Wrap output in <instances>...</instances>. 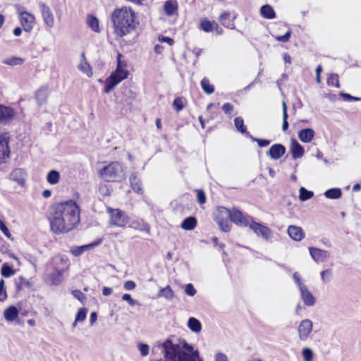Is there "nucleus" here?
I'll use <instances>...</instances> for the list:
<instances>
[{"label": "nucleus", "instance_id": "f257e3e1", "mask_svg": "<svg viewBox=\"0 0 361 361\" xmlns=\"http://www.w3.org/2000/svg\"><path fill=\"white\" fill-rule=\"evenodd\" d=\"M48 219L54 233L70 232L80 222V207L73 200L56 203L49 209Z\"/></svg>", "mask_w": 361, "mask_h": 361}, {"label": "nucleus", "instance_id": "f03ea898", "mask_svg": "<svg viewBox=\"0 0 361 361\" xmlns=\"http://www.w3.org/2000/svg\"><path fill=\"white\" fill-rule=\"evenodd\" d=\"M163 357L150 359L149 361H203L197 350L186 342L182 345L174 344L170 340L161 345Z\"/></svg>", "mask_w": 361, "mask_h": 361}, {"label": "nucleus", "instance_id": "7ed1b4c3", "mask_svg": "<svg viewBox=\"0 0 361 361\" xmlns=\"http://www.w3.org/2000/svg\"><path fill=\"white\" fill-rule=\"evenodd\" d=\"M135 17L130 7L116 8L110 16L116 36L123 37L130 33L135 28Z\"/></svg>", "mask_w": 361, "mask_h": 361}, {"label": "nucleus", "instance_id": "20e7f679", "mask_svg": "<svg viewBox=\"0 0 361 361\" xmlns=\"http://www.w3.org/2000/svg\"><path fill=\"white\" fill-rule=\"evenodd\" d=\"M118 161H112L98 171L99 176L107 182H120L126 178V170Z\"/></svg>", "mask_w": 361, "mask_h": 361}, {"label": "nucleus", "instance_id": "39448f33", "mask_svg": "<svg viewBox=\"0 0 361 361\" xmlns=\"http://www.w3.org/2000/svg\"><path fill=\"white\" fill-rule=\"evenodd\" d=\"M293 279L300 290V298L304 304L307 306H313L316 302V298L308 289L307 286L302 281L301 277L298 272H295Z\"/></svg>", "mask_w": 361, "mask_h": 361}, {"label": "nucleus", "instance_id": "423d86ee", "mask_svg": "<svg viewBox=\"0 0 361 361\" xmlns=\"http://www.w3.org/2000/svg\"><path fill=\"white\" fill-rule=\"evenodd\" d=\"M54 264V271L50 274V279L53 284L57 285L62 280V275L67 266V259L63 257H55L53 259Z\"/></svg>", "mask_w": 361, "mask_h": 361}, {"label": "nucleus", "instance_id": "0eeeda50", "mask_svg": "<svg viewBox=\"0 0 361 361\" xmlns=\"http://www.w3.org/2000/svg\"><path fill=\"white\" fill-rule=\"evenodd\" d=\"M231 216V210L224 207L217 208L215 214V221L220 229L224 232H228L231 229L228 219Z\"/></svg>", "mask_w": 361, "mask_h": 361}, {"label": "nucleus", "instance_id": "6e6552de", "mask_svg": "<svg viewBox=\"0 0 361 361\" xmlns=\"http://www.w3.org/2000/svg\"><path fill=\"white\" fill-rule=\"evenodd\" d=\"M247 226L259 237L267 240L271 238V230L269 227L255 221L252 219Z\"/></svg>", "mask_w": 361, "mask_h": 361}, {"label": "nucleus", "instance_id": "1a4fd4ad", "mask_svg": "<svg viewBox=\"0 0 361 361\" xmlns=\"http://www.w3.org/2000/svg\"><path fill=\"white\" fill-rule=\"evenodd\" d=\"M252 219V217L247 214H243L238 209L233 208L231 210L230 219L236 225L246 227L248 226Z\"/></svg>", "mask_w": 361, "mask_h": 361}, {"label": "nucleus", "instance_id": "9d476101", "mask_svg": "<svg viewBox=\"0 0 361 361\" xmlns=\"http://www.w3.org/2000/svg\"><path fill=\"white\" fill-rule=\"evenodd\" d=\"M9 140L10 137L8 133L0 132V164L4 163L9 157Z\"/></svg>", "mask_w": 361, "mask_h": 361}, {"label": "nucleus", "instance_id": "9b49d317", "mask_svg": "<svg viewBox=\"0 0 361 361\" xmlns=\"http://www.w3.org/2000/svg\"><path fill=\"white\" fill-rule=\"evenodd\" d=\"M110 223L118 227H124L128 222L125 214L118 209H110Z\"/></svg>", "mask_w": 361, "mask_h": 361}, {"label": "nucleus", "instance_id": "f8f14e48", "mask_svg": "<svg viewBox=\"0 0 361 361\" xmlns=\"http://www.w3.org/2000/svg\"><path fill=\"white\" fill-rule=\"evenodd\" d=\"M18 18L24 31L30 32L32 30L35 22L34 15L27 11H19Z\"/></svg>", "mask_w": 361, "mask_h": 361}, {"label": "nucleus", "instance_id": "ddd939ff", "mask_svg": "<svg viewBox=\"0 0 361 361\" xmlns=\"http://www.w3.org/2000/svg\"><path fill=\"white\" fill-rule=\"evenodd\" d=\"M313 324L310 319L302 320L298 325V332L300 340L306 341L312 331Z\"/></svg>", "mask_w": 361, "mask_h": 361}, {"label": "nucleus", "instance_id": "4468645a", "mask_svg": "<svg viewBox=\"0 0 361 361\" xmlns=\"http://www.w3.org/2000/svg\"><path fill=\"white\" fill-rule=\"evenodd\" d=\"M39 6L44 23L49 27H52L54 25V17L50 8L44 3H39Z\"/></svg>", "mask_w": 361, "mask_h": 361}, {"label": "nucleus", "instance_id": "2eb2a0df", "mask_svg": "<svg viewBox=\"0 0 361 361\" xmlns=\"http://www.w3.org/2000/svg\"><path fill=\"white\" fill-rule=\"evenodd\" d=\"M309 251L312 258L317 263L326 262L330 257L329 252L324 250L310 247Z\"/></svg>", "mask_w": 361, "mask_h": 361}, {"label": "nucleus", "instance_id": "dca6fc26", "mask_svg": "<svg viewBox=\"0 0 361 361\" xmlns=\"http://www.w3.org/2000/svg\"><path fill=\"white\" fill-rule=\"evenodd\" d=\"M286 151V147L282 144H274L267 152V155L272 159L277 160L283 156Z\"/></svg>", "mask_w": 361, "mask_h": 361}, {"label": "nucleus", "instance_id": "f3484780", "mask_svg": "<svg viewBox=\"0 0 361 361\" xmlns=\"http://www.w3.org/2000/svg\"><path fill=\"white\" fill-rule=\"evenodd\" d=\"M121 57V54H118L117 56V68L114 73L111 75L112 79L116 80L118 82H121L123 80L126 79L128 77V73L127 71L124 70L121 66V63L120 58Z\"/></svg>", "mask_w": 361, "mask_h": 361}, {"label": "nucleus", "instance_id": "a211bd4d", "mask_svg": "<svg viewBox=\"0 0 361 361\" xmlns=\"http://www.w3.org/2000/svg\"><path fill=\"white\" fill-rule=\"evenodd\" d=\"M230 17L231 13L228 11H224L219 16V20L224 27L229 29H235V25L234 20L235 19L236 16H233L231 20H230Z\"/></svg>", "mask_w": 361, "mask_h": 361}, {"label": "nucleus", "instance_id": "6ab92c4d", "mask_svg": "<svg viewBox=\"0 0 361 361\" xmlns=\"http://www.w3.org/2000/svg\"><path fill=\"white\" fill-rule=\"evenodd\" d=\"M287 232L289 236L295 241L302 240L305 236L302 229L296 226H289Z\"/></svg>", "mask_w": 361, "mask_h": 361}, {"label": "nucleus", "instance_id": "aec40b11", "mask_svg": "<svg viewBox=\"0 0 361 361\" xmlns=\"http://www.w3.org/2000/svg\"><path fill=\"white\" fill-rule=\"evenodd\" d=\"M14 111L10 107L0 105V123H7L13 119Z\"/></svg>", "mask_w": 361, "mask_h": 361}, {"label": "nucleus", "instance_id": "412c9836", "mask_svg": "<svg viewBox=\"0 0 361 361\" xmlns=\"http://www.w3.org/2000/svg\"><path fill=\"white\" fill-rule=\"evenodd\" d=\"M298 136L301 142L308 143L314 138V131L312 128H305L298 132Z\"/></svg>", "mask_w": 361, "mask_h": 361}, {"label": "nucleus", "instance_id": "4be33fe9", "mask_svg": "<svg viewBox=\"0 0 361 361\" xmlns=\"http://www.w3.org/2000/svg\"><path fill=\"white\" fill-rule=\"evenodd\" d=\"M10 178L23 185L25 182V172L22 169H16L11 173Z\"/></svg>", "mask_w": 361, "mask_h": 361}, {"label": "nucleus", "instance_id": "5701e85b", "mask_svg": "<svg viewBox=\"0 0 361 361\" xmlns=\"http://www.w3.org/2000/svg\"><path fill=\"white\" fill-rule=\"evenodd\" d=\"M290 152L294 159L302 157L305 153L303 147L295 140L291 141Z\"/></svg>", "mask_w": 361, "mask_h": 361}, {"label": "nucleus", "instance_id": "b1692460", "mask_svg": "<svg viewBox=\"0 0 361 361\" xmlns=\"http://www.w3.org/2000/svg\"><path fill=\"white\" fill-rule=\"evenodd\" d=\"M102 241V239H98L95 242L92 243L90 244L73 248L71 250V252L74 256L78 257V256L82 255L85 251L87 250L88 249L92 248L94 247L99 245V244H101Z\"/></svg>", "mask_w": 361, "mask_h": 361}, {"label": "nucleus", "instance_id": "393cba45", "mask_svg": "<svg viewBox=\"0 0 361 361\" xmlns=\"http://www.w3.org/2000/svg\"><path fill=\"white\" fill-rule=\"evenodd\" d=\"M130 186L132 189L139 194L143 193V189L142 188V183L140 180L137 177L135 173H132L129 178Z\"/></svg>", "mask_w": 361, "mask_h": 361}, {"label": "nucleus", "instance_id": "a878e982", "mask_svg": "<svg viewBox=\"0 0 361 361\" xmlns=\"http://www.w3.org/2000/svg\"><path fill=\"white\" fill-rule=\"evenodd\" d=\"M49 95V89L47 87H42L39 88L35 94V99L39 105H42L45 103Z\"/></svg>", "mask_w": 361, "mask_h": 361}, {"label": "nucleus", "instance_id": "bb28decb", "mask_svg": "<svg viewBox=\"0 0 361 361\" xmlns=\"http://www.w3.org/2000/svg\"><path fill=\"white\" fill-rule=\"evenodd\" d=\"M18 310L15 306H10L4 312V318L8 322H13L18 317Z\"/></svg>", "mask_w": 361, "mask_h": 361}, {"label": "nucleus", "instance_id": "cd10ccee", "mask_svg": "<svg viewBox=\"0 0 361 361\" xmlns=\"http://www.w3.org/2000/svg\"><path fill=\"white\" fill-rule=\"evenodd\" d=\"M197 219L194 216H189L185 218L181 223V228L185 231H190L194 229L197 226Z\"/></svg>", "mask_w": 361, "mask_h": 361}, {"label": "nucleus", "instance_id": "c85d7f7f", "mask_svg": "<svg viewBox=\"0 0 361 361\" xmlns=\"http://www.w3.org/2000/svg\"><path fill=\"white\" fill-rule=\"evenodd\" d=\"M164 8L168 16H173L178 9V4L176 1L169 0L165 2Z\"/></svg>", "mask_w": 361, "mask_h": 361}, {"label": "nucleus", "instance_id": "c756f323", "mask_svg": "<svg viewBox=\"0 0 361 361\" xmlns=\"http://www.w3.org/2000/svg\"><path fill=\"white\" fill-rule=\"evenodd\" d=\"M215 24V21H210L207 18H204L201 20L200 23L199 28L204 32H210L214 31V27Z\"/></svg>", "mask_w": 361, "mask_h": 361}, {"label": "nucleus", "instance_id": "7c9ffc66", "mask_svg": "<svg viewBox=\"0 0 361 361\" xmlns=\"http://www.w3.org/2000/svg\"><path fill=\"white\" fill-rule=\"evenodd\" d=\"M262 16L267 19H273L275 18L276 13L273 8L268 4L264 5L260 8Z\"/></svg>", "mask_w": 361, "mask_h": 361}, {"label": "nucleus", "instance_id": "2f4dec72", "mask_svg": "<svg viewBox=\"0 0 361 361\" xmlns=\"http://www.w3.org/2000/svg\"><path fill=\"white\" fill-rule=\"evenodd\" d=\"M234 125L238 132L249 137L250 133L247 131L246 127L244 125V121L241 117H236L234 119Z\"/></svg>", "mask_w": 361, "mask_h": 361}, {"label": "nucleus", "instance_id": "473e14b6", "mask_svg": "<svg viewBox=\"0 0 361 361\" xmlns=\"http://www.w3.org/2000/svg\"><path fill=\"white\" fill-rule=\"evenodd\" d=\"M81 62L78 66V68L82 73L87 74L88 76H91L92 73L91 71V67L89 63L86 61L85 53H82L81 54Z\"/></svg>", "mask_w": 361, "mask_h": 361}, {"label": "nucleus", "instance_id": "72a5a7b5", "mask_svg": "<svg viewBox=\"0 0 361 361\" xmlns=\"http://www.w3.org/2000/svg\"><path fill=\"white\" fill-rule=\"evenodd\" d=\"M188 328L195 333H198L202 329V325L199 320L195 317H190L188 322Z\"/></svg>", "mask_w": 361, "mask_h": 361}, {"label": "nucleus", "instance_id": "f704fd0d", "mask_svg": "<svg viewBox=\"0 0 361 361\" xmlns=\"http://www.w3.org/2000/svg\"><path fill=\"white\" fill-rule=\"evenodd\" d=\"M159 297H164L166 300H171L174 297V293L170 286L162 288L159 290L158 293Z\"/></svg>", "mask_w": 361, "mask_h": 361}, {"label": "nucleus", "instance_id": "c9c22d12", "mask_svg": "<svg viewBox=\"0 0 361 361\" xmlns=\"http://www.w3.org/2000/svg\"><path fill=\"white\" fill-rule=\"evenodd\" d=\"M61 176L59 171L56 170L50 171L47 176V180L51 185H56L59 182Z\"/></svg>", "mask_w": 361, "mask_h": 361}, {"label": "nucleus", "instance_id": "e433bc0d", "mask_svg": "<svg viewBox=\"0 0 361 361\" xmlns=\"http://www.w3.org/2000/svg\"><path fill=\"white\" fill-rule=\"evenodd\" d=\"M324 195L329 199H338L342 195V191L340 188H331L324 192Z\"/></svg>", "mask_w": 361, "mask_h": 361}, {"label": "nucleus", "instance_id": "4c0bfd02", "mask_svg": "<svg viewBox=\"0 0 361 361\" xmlns=\"http://www.w3.org/2000/svg\"><path fill=\"white\" fill-rule=\"evenodd\" d=\"M87 22L89 27L93 31H94L96 32H99V20L96 17H94L93 16H89L87 18Z\"/></svg>", "mask_w": 361, "mask_h": 361}, {"label": "nucleus", "instance_id": "58836bf2", "mask_svg": "<svg viewBox=\"0 0 361 361\" xmlns=\"http://www.w3.org/2000/svg\"><path fill=\"white\" fill-rule=\"evenodd\" d=\"M299 193H300L299 194V199L301 201L308 200L311 199L313 197V195H314V193H313L312 191L307 190L304 187H301L300 188Z\"/></svg>", "mask_w": 361, "mask_h": 361}, {"label": "nucleus", "instance_id": "ea45409f", "mask_svg": "<svg viewBox=\"0 0 361 361\" xmlns=\"http://www.w3.org/2000/svg\"><path fill=\"white\" fill-rule=\"evenodd\" d=\"M201 86L205 93L210 94L214 92V87L210 84L209 79L204 78L201 81Z\"/></svg>", "mask_w": 361, "mask_h": 361}, {"label": "nucleus", "instance_id": "a19ab883", "mask_svg": "<svg viewBox=\"0 0 361 361\" xmlns=\"http://www.w3.org/2000/svg\"><path fill=\"white\" fill-rule=\"evenodd\" d=\"M23 61L24 60L20 57L12 56L10 58L5 59L3 61V63L14 66L21 65L23 63Z\"/></svg>", "mask_w": 361, "mask_h": 361}, {"label": "nucleus", "instance_id": "79ce46f5", "mask_svg": "<svg viewBox=\"0 0 361 361\" xmlns=\"http://www.w3.org/2000/svg\"><path fill=\"white\" fill-rule=\"evenodd\" d=\"M1 274L4 277L8 278L15 274V271L7 263H4L1 267Z\"/></svg>", "mask_w": 361, "mask_h": 361}, {"label": "nucleus", "instance_id": "37998d69", "mask_svg": "<svg viewBox=\"0 0 361 361\" xmlns=\"http://www.w3.org/2000/svg\"><path fill=\"white\" fill-rule=\"evenodd\" d=\"M118 84V81H116L114 79H112V78L110 76L109 78L106 80V84L104 87V92L106 93H109L111 92L117 85Z\"/></svg>", "mask_w": 361, "mask_h": 361}, {"label": "nucleus", "instance_id": "c03bdc74", "mask_svg": "<svg viewBox=\"0 0 361 361\" xmlns=\"http://www.w3.org/2000/svg\"><path fill=\"white\" fill-rule=\"evenodd\" d=\"M172 105H173V109L176 111L179 112L184 109L185 101H184L183 98H182V97H176L173 100Z\"/></svg>", "mask_w": 361, "mask_h": 361}, {"label": "nucleus", "instance_id": "a18cd8bd", "mask_svg": "<svg viewBox=\"0 0 361 361\" xmlns=\"http://www.w3.org/2000/svg\"><path fill=\"white\" fill-rule=\"evenodd\" d=\"M282 107H283V125H282V129H283V131H285L288 128L287 106H286V104L285 102H283Z\"/></svg>", "mask_w": 361, "mask_h": 361}, {"label": "nucleus", "instance_id": "49530a36", "mask_svg": "<svg viewBox=\"0 0 361 361\" xmlns=\"http://www.w3.org/2000/svg\"><path fill=\"white\" fill-rule=\"evenodd\" d=\"M87 314V309L80 308L75 316V322H82L85 320Z\"/></svg>", "mask_w": 361, "mask_h": 361}, {"label": "nucleus", "instance_id": "de8ad7c7", "mask_svg": "<svg viewBox=\"0 0 361 361\" xmlns=\"http://www.w3.org/2000/svg\"><path fill=\"white\" fill-rule=\"evenodd\" d=\"M249 138L252 141L257 142L259 147H267L271 142V141L269 140L257 138V137L252 136L251 135H249Z\"/></svg>", "mask_w": 361, "mask_h": 361}, {"label": "nucleus", "instance_id": "09e8293b", "mask_svg": "<svg viewBox=\"0 0 361 361\" xmlns=\"http://www.w3.org/2000/svg\"><path fill=\"white\" fill-rule=\"evenodd\" d=\"M327 83L329 85L335 86L336 87H340L338 75L336 74H331L327 79Z\"/></svg>", "mask_w": 361, "mask_h": 361}, {"label": "nucleus", "instance_id": "8fccbe9b", "mask_svg": "<svg viewBox=\"0 0 361 361\" xmlns=\"http://www.w3.org/2000/svg\"><path fill=\"white\" fill-rule=\"evenodd\" d=\"M302 355L305 361H312L313 352L310 348H303L302 350Z\"/></svg>", "mask_w": 361, "mask_h": 361}, {"label": "nucleus", "instance_id": "3c124183", "mask_svg": "<svg viewBox=\"0 0 361 361\" xmlns=\"http://www.w3.org/2000/svg\"><path fill=\"white\" fill-rule=\"evenodd\" d=\"M321 279L324 282H329L332 276L331 269H326L320 273Z\"/></svg>", "mask_w": 361, "mask_h": 361}, {"label": "nucleus", "instance_id": "603ef678", "mask_svg": "<svg viewBox=\"0 0 361 361\" xmlns=\"http://www.w3.org/2000/svg\"><path fill=\"white\" fill-rule=\"evenodd\" d=\"M122 300L126 301L131 306L140 305V303L137 300L133 299L131 295L128 293L123 294Z\"/></svg>", "mask_w": 361, "mask_h": 361}, {"label": "nucleus", "instance_id": "864d4df0", "mask_svg": "<svg viewBox=\"0 0 361 361\" xmlns=\"http://www.w3.org/2000/svg\"><path fill=\"white\" fill-rule=\"evenodd\" d=\"M73 295L77 298L81 302H84L86 300L85 294L80 290H74L72 291Z\"/></svg>", "mask_w": 361, "mask_h": 361}, {"label": "nucleus", "instance_id": "5fc2aeb1", "mask_svg": "<svg viewBox=\"0 0 361 361\" xmlns=\"http://www.w3.org/2000/svg\"><path fill=\"white\" fill-rule=\"evenodd\" d=\"M98 191L103 196L110 195V193H111L110 190H109L108 185H106V184H101V185H99V188H98Z\"/></svg>", "mask_w": 361, "mask_h": 361}, {"label": "nucleus", "instance_id": "6e6d98bb", "mask_svg": "<svg viewBox=\"0 0 361 361\" xmlns=\"http://www.w3.org/2000/svg\"><path fill=\"white\" fill-rule=\"evenodd\" d=\"M138 348L142 356L145 357L149 354V347L147 344L140 343Z\"/></svg>", "mask_w": 361, "mask_h": 361}, {"label": "nucleus", "instance_id": "4d7b16f0", "mask_svg": "<svg viewBox=\"0 0 361 361\" xmlns=\"http://www.w3.org/2000/svg\"><path fill=\"white\" fill-rule=\"evenodd\" d=\"M185 292L189 296H194L196 294L197 290L192 283H188L185 286Z\"/></svg>", "mask_w": 361, "mask_h": 361}, {"label": "nucleus", "instance_id": "13d9d810", "mask_svg": "<svg viewBox=\"0 0 361 361\" xmlns=\"http://www.w3.org/2000/svg\"><path fill=\"white\" fill-rule=\"evenodd\" d=\"M0 230L2 231V233L8 238H11V233H10L8 228L4 224V222L0 219Z\"/></svg>", "mask_w": 361, "mask_h": 361}, {"label": "nucleus", "instance_id": "bf43d9fd", "mask_svg": "<svg viewBox=\"0 0 361 361\" xmlns=\"http://www.w3.org/2000/svg\"><path fill=\"white\" fill-rule=\"evenodd\" d=\"M291 36V30H288L285 35L281 36H276L275 38L276 40L282 42H286L290 39V37Z\"/></svg>", "mask_w": 361, "mask_h": 361}, {"label": "nucleus", "instance_id": "052dcab7", "mask_svg": "<svg viewBox=\"0 0 361 361\" xmlns=\"http://www.w3.org/2000/svg\"><path fill=\"white\" fill-rule=\"evenodd\" d=\"M340 96L342 97V98L345 101L350 102V101H360L361 100V98L352 96L348 93L341 92Z\"/></svg>", "mask_w": 361, "mask_h": 361}, {"label": "nucleus", "instance_id": "680f3d73", "mask_svg": "<svg viewBox=\"0 0 361 361\" xmlns=\"http://www.w3.org/2000/svg\"><path fill=\"white\" fill-rule=\"evenodd\" d=\"M6 298V293L4 289V280H0V301H3Z\"/></svg>", "mask_w": 361, "mask_h": 361}, {"label": "nucleus", "instance_id": "e2e57ef3", "mask_svg": "<svg viewBox=\"0 0 361 361\" xmlns=\"http://www.w3.org/2000/svg\"><path fill=\"white\" fill-rule=\"evenodd\" d=\"M234 106L230 103H225L222 106V110L227 115H231Z\"/></svg>", "mask_w": 361, "mask_h": 361}, {"label": "nucleus", "instance_id": "0e129e2a", "mask_svg": "<svg viewBox=\"0 0 361 361\" xmlns=\"http://www.w3.org/2000/svg\"><path fill=\"white\" fill-rule=\"evenodd\" d=\"M197 200L200 204H204L206 202V196L203 190H198L197 194Z\"/></svg>", "mask_w": 361, "mask_h": 361}, {"label": "nucleus", "instance_id": "69168bd1", "mask_svg": "<svg viewBox=\"0 0 361 361\" xmlns=\"http://www.w3.org/2000/svg\"><path fill=\"white\" fill-rule=\"evenodd\" d=\"M214 361H228V359L226 354L217 353L214 355Z\"/></svg>", "mask_w": 361, "mask_h": 361}, {"label": "nucleus", "instance_id": "338daca9", "mask_svg": "<svg viewBox=\"0 0 361 361\" xmlns=\"http://www.w3.org/2000/svg\"><path fill=\"white\" fill-rule=\"evenodd\" d=\"M136 286L135 283L133 281H127L124 283L123 287L127 290H133Z\"/></svg>", "mask_w": 361, "mask_h": 361}, {"label": "nucleus", "instance_id": "774afa93", "mask_svg": "<svg viewBox=\"0 0 361 361\" xmlns=\"http://www.w3.org/2000/svg\"><path fill=\"white\" fill-rule=\"evenodd\" d=\"M159 40L162 42H166L169 45H172L174 43L173 39L169 37L159 36Z\"/></svg>", "mask_w": 361, "mask_h": 361}]
</instances>
